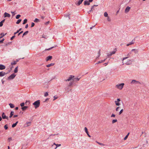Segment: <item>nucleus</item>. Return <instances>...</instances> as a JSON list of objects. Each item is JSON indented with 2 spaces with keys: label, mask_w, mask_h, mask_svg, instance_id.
I'll return each instance as SVG.
<instances>
[{
  "label": "nucleus",
  "mask_w": 149,
  "mask_h": 149,
  "mask_svg": "<svg viewBox=\"0 0 149 149\" xmlns=\"http://www.w3.org/2000/svg\"><path fill=\"white\" fill-rule=\"evenodd\" d=\"M96 143H97L99 144V145H101V146H104V144H103L102 143H99L97 141H96Z\"/></svg>",
  "instance_id": "nucleus-46"
},
{
  "label": "nucleus",
  "mask_w": 149,
  "mask_h": 149,
  "mask_svg": "<svg viewBox=\"0 0 149 149\" xmlns=\"http://www.w3.org/2000/svg\"><path fill=\"white\" fill-rule=\"evenodd\" d=\"M33 105L34 106V107L36 109L38 108L40 105V101L38 100L35 102L33 104Z\"/></svg>",
  "instance_id": "nucleus-2"
},
{
  "label": "nucleus",
  "mask_w": 149,
  "mask_h": 149,
  "mask_svg": "<svg viewBox=\"0 0 149 149\" xmlns=\"http://www.w3.org/2000/svg\"><path fill=\"white\" fill-rule=\"evenodd\" d=\"M20 17V15H18L16 16V18L17 19H18Z\"/></svg>",
  "instance_id": "nucleus-45"
},
{
  "label": "nucleus",
  "mask_w": 149,
  "mask_h": 149,
  "mask_svg": "<svg viewBox=\"0 0 149 149\" xmlns=\"http://www.w3.org/2000/svg\"><path fill=\"white\" fill-rule=\"evenodd\" d=\"M4 15L5 17H10V15L9 14H8L6 12L5 13H4Z\"/></svg>",
  "instance_id": "nucleus-15"
},
{
  "label": "nucleus",
  "mask_w": 149,
  "mask_h": 149,
  "mask_svg": "<svg viewBox=\"0 0 149 149\" xmlns=\"http://www.w3.org/2000/svg\"><path fill=\"white\" fill-rule=\"evenodd\" d=\"M6 68V67L5 65L0 64V70H3L5 69Z\"/></svg>",
  "instance_id": "nucleus-12"
},
{
  "label": "nucleus",
  "mask_w": 149,
  "mask_h": 149,
  "mask_svg": "<svg viewBox=\"0 0 149 149\" xmlns=\"http://www.w3.org/2000/svg\"><path fill=\"white\" fill-rule=\"evenodd\" d=\"M11 140H12V138H9L8 139V140L9 141H11Z\"/></svg>",
  "instance_id": "nucleus-62"
},
{
  "label": "nucleus",
  "mask_w": 149,
  "mask_h": 149,
  "mask_svg": "<svg viewBox=\"0 0 149 149\" xmlns=\"http://www.w3.org/2000/svg\"><path fill=\"white\" fill-rule=\"evenodd\" d=\"M15 37V36L14 35L13 36L10 38V40H13Z\"/></svg>",
  "instance_id": "nucleus-55"
},
{
  "label": "nucleus",
  "mask_w": 149,
  "mask_h": 149,
  "mask_svg": "<svg viewBox=\"0 0 149 149\" xmlns=\"http://www.w3.org/2000/svg\"><path fill=\"white\" fill-rule=\"evenodd\" d=\"M117 121V120L116 119L113 120L112 121V123L113 124Z\"/></svg>",
  "instance_id": "nucleus-35"
},
{
  "label": "nucleus",
  "mask_w": 149,
  "mask_h": 149,
  "mask_svg": "<svg viewBox=\"0 0 149 149\" xmlns=\"http://www.w3.org/2000/svg\"><path fill=\"white\" fill-rule=\"evenodd\" d=\"M18 61V60L17 61H13V62H12L11 63V64L12 65H15L17 63V62Z\"/></svg>",
  "instance_id": "nucleus-24"
},
{
  "label": "nucleus",
  "mask_w": 149,
  "mask_h": 149,
  "mask_svg": "<svg viewBox=\"0 0 149 149\" xmlns=\"http://www.w3.org/2000/svg\"><path fill=\"white\" fill-rule=\"evenodd\" d=\"M9 105L10 106V107L12 108H14L15 107L14 105L13 104L10 103L9 104Z\"/></svg>",
  "instance_id": "nucleus-27"
},
{
  "label": "nucleus",
  "mask_w": 149,
  "mask_h": 149,
  "mask_svg": "<svg viewBox=\"0 0 149 149\" xmlns=\"http://www.w3.org/2000/svg\"><path fill=\"white\" fill-rule=\"evenodd\" d=\"M42 38H46V36H44V35H42Z\"/></svg>",
  "instance_id": "nucleus-64"
},
{
  "label": "nucleus",
  "mask_w": 149,
  "mask_h": 149,
  "mask_svg": "<svg viewBox=\"0 0 149 149\" xmlns=\"http://www.w3.org/2000/svg\"><path fill=\"white\" fill-rule=\"evenodd\" d=\"M28 108L27 106H24L22 108V111H24L26 110Z\"/></svg>",
  "instance_id": "nucleus-21"
},
{
  "label": "nucleus",
  "mask_w": 149,
  "mask_h": 149,
  "mask_svg": "<svg viewBox=\"0 0 149 149\" xmlns=\"http://www.w3.org/2000/svg\"><path fill=\"white\" fill-rule=\"evenodd\" d=\"M121 101L120 100V99L119 98H118L117 99V100H116V101H117V102H120Z\"/></svg>",
  "instance_id": "nucleus-57"
},
{
  "label": "nucleus",
  "mask_w": 149,
  "mask_h": 149,
  "mask_svg": "<svg viewBox=\"0 0 149 149\" xmlns=\"http://www.w3.org/2000/svg\"><path fill=\"white\" fill-rule=\"evenodd\" d=\"M6 73L3 72H0V77H3L5 75Z\"/></svg>",
  "instance_id": "nucleus-17"
},
{
  "label": "nucleus",
  "mask_w": 149,
  "mask_h": 149,
  "mask_svg": "<svg viewBox=\"0 0 149 149\" xmlns=\"http://www.w3.org/2000/svg\"><path fill=\"white\" fill-rule=\"evenodd\" d=\"M116 52V51H113L112 52H110V54H108V56H111L112 54H115V52Z\"/></svg>",
  "instance_id": "nucleus-16"
},
{
  "label": "nucleus",
  "mask_w": 149,
  "mask_h": 149,
  "mask_svg": "<svg viewBox=\"0 0 149 149\" xmlns=\"http://www.w3.org/2000/svg\"><path fill=\"white\" fill-rule=\"evenodd\" d=\"M61 146V144H56V147L55 148V149H56L58 147H59Z\"/></svg>",
  "instance_id": "nucleus-42"
},
{
  "label": "nucleus",
  "mask_w": 149,
  "mask_h": 149,
  "mask_svg": "<svg viewBox=\"0 0 149 149\" xmlns=\"http://www.w3.org/2000/svg\"><path fill=\"white\" fill-rule=\"evenodd\" d=\"M28 33V31H27L26 32H25L23 34V36H22V37H23V36H25L26 35H27Z\"/></svg>",
  "instance_id": "nucleus-34"
},
{
  "label": "nucleus",
  "mask_w": 149,
  "mask_h": 149,
  "mask_svg": "<svg viewBox=\"0 0 149 149\" xmlns=\"http://www.w3.org/2000/svg\"><path fill=\"white\" fill-rule=\"evenodd\" d=\"M5 21V19L2 20L1 22H0V26H2L3 25V23Z\"/></svg>",
  "instance_id": "nucleus-19"
},
{
  "label": "nucleus",
  "mask_w": 149,
  "mask_h": 149,
  "mask_svg": "<svg viewBox=\"0 0 149 149\" xmlns=\"http://www.w3.org/2000/svg\"><path fill=\"white\" fill-rule=\"evenodd\" d=\"M53 47H51V48H49V49H46L45 50H48H48H50V49H52L53 48Z\"/></svg>",
  "instance_id": "nucleus-53"
},
{
  "label": "nucleus",
  "mask_w": 149,
  "mask_h": 149,
  "mask_svg": "<svg viewBox=\"0 0 149 149\" xmlns=\"http://www.w3.org/2000/svg\"><path fill=\"white\" fill-rule=\"evenodd\" d=\"M131 84H141V83L138 81H136L135 80H132L131 82Z\"/></svg>",
  "instance_id": "nucleus-3"
},
{
  "label": "nucleus",
  "mask_w": 149,
  "mask_h": 149,
  "mask_svg": "<svg viewBox=\"0 0 149 149\" xmlns=\"http://www.w3.org/2000/svg\"><path fill=\"white\" fill-rule=\"evenodd\" d=\"M73 82L74 81L73 80L72 81H71L69 84L68 86L71 87L73 85Z\"/></svg>",
  "instance_id": "nucleus-20"
},
{
  "label": "nucleus",
  "mask_w": 149,
  "mask_h": 149,
  "mask_svg": "<svg viewBox=\"0 0 149 149\" xmlns=\"http://www.w3.org/2000/svg\"><path fill=\"white\" fill-rule=\"evenodd\" d=\"M4 40V39H3L2 40H0V43H3Z\"/></svg>",
  "instance_id": "nucleus-59"
},
{
  "label": "nucleus",
  "mask_w": 149,
  "mask_h": 149,
  "mask_svg": "<svg viewBox=\"0 0 149 149\" xmlns=\"http://www.w3.org/2000/svg\"><path fill=\"white\" fill-rule=\"evenodd\" d=\"M48 95V93L47 92H46L45 94V95H44V96L45 97H47V96Z\"/></svg>",
  "instance_id": "nucleus-50"
},
{
  "label": "nucleus",
  "mask_w": 149,
  "mask_h": 149,
  "mask_svg": "<svg viewBox=\"0 0 149 149\" xmlns=\"http://www.w3.org/2000/svg\"><path fill=\"white\" fill-rule=\"evenodd\" d=\"M104 15L105 17H108V14L107 12H105L104 14Z\"/></svg>",
  "instance_id": "nucleus-40"
},
{
  "label": "nucleus",
  "mask_w": 149,
  "mask_h": 149,
  "mask_svg": "<svg viewBox=\"0 0 149 149\" xmlns=\"http://www.w3.org/2000/svg\"><path fill=\"white\" fill-rule=\"evenodd\" d=\"M131 60H128L127 61H125V60H124L123 61V64H125L126 65H129V64H131Z\"/></svg>",
  "instance_id": "nucleus-5"
},
{
  "label": "nucleus",
  "mask_w": 149,
  "mask_h": 149,
  "mask_svg": "<svg viewBox=\"0 0 149 149\" xmlns=\"http://www.w3.org/2000/svg\"><path fill=\"white\" fill-rule=\"evenodd\" d=\"M52 56H49L47 57L46 59V60L47 61H49L51 60V59L52 58Z\"/></svg>",
  "instance_id": "nucleus-11"
},
{
  "label": "nucleus",
  "mask_w": 149,
  "mask_h": 149,
  "mask_svg": "<svg viewBox=\"0 0 149 149\" xmlns=\"http://www.w3.org/2000/svg\"><path fill=\"white\" fill-rule=\"evenodd\" d=\"M29 101H26L25 102V104L26 105H28L29 104Z\"/></svg>",
  "instance_id": "nucleus-48"
},
{
  "label": "nucleus",
  "mask_w": 149,
  "mask_h": 149,
  "mask_svg": "<svg viewBox=\"0 0 149 149\" xmlns=\"http://www.w3.org/2000/svg\"><path fill=\"white\" fill-rule=\"evenodd\" d=\"M115 103L116 105L117 106H120V104L119 102H117L116 101H115Z\"/></svg>",
  "instance_id": "nucleus-22"
},
{
  "label": "nucleus",
  "mask_w": 149,
  "mask_h": 149,
  "mask_svg": "<svg viewBox=\"0 0 149 149\" xmlns=\"http://www.w3.org/2000/svg\"><path fill=\"white\" fill-rule=\"evenodd\" d=\"M34 21L35 22H40V20L36 18Z\"/></svg>",
  "instance_id": "nucleus-33"
},
{
  "label": "nucleus",
  "mask_w": 149,
  "mask_h": 149,
  "mask_svg": "<svg viewBox=\"0 0 149 149\" xmlns=\"http://www.w3.org/2000/svg\"><path fill=\"white\" fill-rule=\"evenodd\" d=\"M82 2L81 0H80L78 1V2H75V4L77 6H79L82 3Z\"/></svg>",
  "instance_id": "nucleus-10"
},
{
  "label": "nucleus",
  "mask_w": 149,
  "mask_h": 149,
  "mask_svg": "<svg viewBox=\"0 0 149 149\" xmlns=\"http://www.w3.org/2000/svg\"><path fill=\"white\" fill-rule=\"evenodd\" d=\"M106 59H104L103 60H102L101 61H100L98 62V63H103L104 62V61H105Z\"/></svg>",
  "instance_id": "nucleus-36"
},
{
  "label": "nucleus",
  "mask_w": 149,
  "mask_h": 149,
  "mask_svg": "<svg viewBox=\"0 0 149 149\" xmlns=\"http://www.w3.org/2000/svg\"><path fill=\"white\" fill-rule=\"evenodd\" d=\"M23 31H21V32H19V33H18V36H19L21 34L23 33Z\"/></svg>",
  "instance_id": "nucleus-60"
},
{
  "label": "nucleus",
  "mask_w": 149,
  "mask_h": 149,
  "mask_svg": "<svg viewBox=\"0 0 149 149\" xmlns=\"http://www.w3.org/2000/svg\"><path fill=\"white\" fill-rule=\"evenodd\" d=\"M129 134H130V133L129 132L128 133H127V134L126 136H125V137L124 139V140H126L127 139L128 136L129 135Z\"/></svg>",
  "instance_id": "nucleus-30"
},
{
  "label": "nucleus",
  "mask_w": 149,
  "mask_h": 149,
  "mask_svg": "<svg viewBox=\"0 0 149 149\" xmlns=\"http://www.w3.org/2000/svg\"><path fill=\"white\" fill-rule=\"evenodd\" d=\"M18 66L16 67L15 68V70H14V72L15 73H17V72H18Z\"/></svg>",
  "instance_id": "nucleus-28"
},
{
  "label": "nucleus",
  "mask_w": 149,
  "mask_h": 149,
  "mask_svg": "<svg viewBox=\"0 0 149 149\" xmlns=\"http://www.w3.org/2000/svg\"><path fill=\"white\" fill-rule=\"evenodd\" d=\"M27 19H24V20L23 22V24H25L27 22Z\"/></svg>",
  "instance_id": "nucleus-39"
},
{
  "label": "nucleus",
  "mask_w": 149,
  "mask_h": 149,
  "mask_svg": "<svg viewBox=\"0 0 149 149\" xmlns=\"http://www.w3.org/2000/svg\"><path fill=\"white\" fill-rule=\"evenodd\" d=\"M2 118L3 119H6L8 120V117L6 116L4 113H3L2 114Z\"/></svg>",
  "instance_id": "nucleus-8"
},
{
  "label": "nucleus",
  "mask_w": 149,
  "mask_h": 149,
  "mask_svg": "<svg viewBox=\"0 0 149 149\" xmlns=\"http://www.w3.org/2000/svg\"><path fill=\"white\" fill-rule=\"evenodd\" d=\"M130 9V7L129 6H127L125 9V13H127L129 12Z\"/></svg>",
  "instance_id": "nucleus-9"
},
{
  "label": "nucleus",
  "mask_w": 149,
  "mask_h": 149,
  "mask_svg": "<svg viewBox=\"0 0 149 149\" xmlns=\"http://www.w3.org/2000/svg\"><path fill=\"white\" fill-rule=\"evenodd\" d=\"M94 10V9L93 8V7L91 6V10H89V11L88 12V13L89 14L90 13V12H93V11Z\"/></svg>",
  "instance_id": "nucleus-23"
},
{
  "label": "nucleus",
  "mask_w": 149,
  "mask_h": 149,
  "mask_svg": "<svg viewBox=\"0 0 149 149\" xmlns=\"http://www.w3.org/2000/svg\"><path fill=\"white\" fill-rule=\"evenodd\" d=\"M115 115L112 114L111 116V117H115Z\"/></svg>",
  "instance_id": "nucleus-54"
},
{
  "label": "nucleus",
  "mask_w": 149,
  "mask_h": 149,
  "mask_svg": "<svg viewBox=\"0 0 149 149\" xmlns=\"http://www.w3.org/2000/svg\"><path fill=\"white\" fill-rule=\"evenodd\" d=\"M54 99L53 100V101H54L55 100H56V99H57V98H58V97L57 96H54Z\"/></svg>",
  "instance_id": "nucleus-49"
},
{
  "label": "nucleus",
  "mask_w": 149,
  "mask_h": 149,
  "mask_svg": "<svg viewBox=\"0 0 149 149\" xmlns=\"http://www.w3.org/2000/svg\"><path fill=\"white\" fill-rule=\"evenodd\" d=\"M14 114V112L12 111L11 112L9 116V117L11 118Z\"/></svg>",
  "instance_id": "nucleus-29"
},
{
  "label": "nucleus",
  "mask_w": 149,
  "mask_h": 149,
  "mask_svg": "<svg viewBox=\"0 0 149 149\" xmlns=\"http://www.w3.org/2000/svg\"><path fill=\"white\" fill-rule=\"evenodd\" d=\"M22 28H20V29H19V30H18L17 31V32H15L14 33V35H15L17 33H18L19 31H21L22 30Z\"/></svg>",
  "instance_id": "nucleus-31"
},
{
  "label": "nucleus",
  "mask_w": 149,
  "mask_h": 149,
  "mask_svg": "<svg viewBox=\"0 0 149 149\" xmlns=\"http://www.w3.org/2000/svg\"><path fill=\"white\" fill-rule=\"evenodd\" d=\"M1 36L0 37V38H2L4 36V34H3L2 33H1Z\"/></svg>",
  "instance_id": "nucleus-58"
},
{
  "label": "nucleus",
  "mask_w": 149,
  "mask_h": 149,
  "mask_svg": "<svg viewBox=\"0 0 149 149\" xmlns=\"http://www.w3.org/2000/svg\"><path fill=\"white\" fill-rule=\"evenodd\" d=\"M74 77V76L72 75H70L68 79H67L65 80V81H71V80H73V78Z\"/></svg>",
  "instance_id": "nucleus-4"
},
{
  "label": "nucleus",
  "mask_w": 149,
  "mask_h": 149,
  "mask_svg": "<svg viewBox=\"0 0 149 149\" xmlns=\"http://www.w3.org/2000/svg\"><path fill=\"white\" fill-rule=\"evenodd\" d=\"M4 128L5 130H7L8 129V125H6L4 126Z\"/></svg>",
  "instance_id": "nucleus-41"
},
{
  "label": "nucleus",
  "mask_w": 149,
  "mask_h": 149,
  "mask_svg": "<svg viewBox=\"0 0 149 149\" xmlns=\"http://www.w3.org/2000/svg\"><path fill=\"white\" fill-rule=\"evenodd\" d=\"M85 131L87 133V134L88 135V136L89 137H91V136L89 134L88 131Z\"/></svg>",
  "instance_id": "nucleus-47"
},
{
  "label": "nucleus",
  "mask_w": 149,
  "mask_h": 149,
  "mask_svg": "<svg viewBox=\"0 0 149 149\" xmlns=\"http://www.w3.org/2000/svg\"><path fill=\"white\" fill-rule=\"evenodd\" d=\"M31 124V122H27L25 124V126L27 127L28 126H30Z\"/></svg>",
  "instance_id": "nucleus-14"
},
{
  "label": "nucleus",
  "mask_w": 149,
  "mask_h": 149,
  "mask_svg": "<svg viewBox=\"0 0 149 149\" xmlns=\"http://www.w3.org/2000/svg\"><path fill=\"white\" fill-rule=\"evenodd\" d=\"M28 27V24H26V26H25V28L26 29Z\"/></svg>",
  "instance_id": "nucleus-61"
},
{
  "label": "nucleus",
  "mask_w": 149,
  "mask_h": 149,
  "mask_svg": "<svg viewBox=\"0 0 149 149\" xmlns=\"http://www.w3.org/2000/svg\"><path fill=\"white\" fill-rule=\"evenodd\" d=\"M20 106L22 107H24L25 105V103L24 102H22L20 104Z\"/></svg>",
  "instance_id": "nucleus-44"
},
{
  "label": "nucleus",
  "mask_w": 149,
  "mask_h": 149,
  "mask_svg": "<svg viewBox=\"0 0 149 149\" xmlns=\"http://www.w3.org/2000/svg\"><path fill=\"white\" fill-rule=\"evenodd\" d=\"M135 51V53H138V52H139V51L137 49H132L131 51Z\"/></svg>",
  "instance_id": "nucleus-32"
},
{
  "label": "nucleus",
  "mask_w": 149,
  "mask_h": 149,
  "mask_svg": "<svg viewBox=\"0 0 149 149\" xmlns=\"http://www.w3.org/2000/svg\"><path fill=\"white\" fill-rule=\"evenodd\" d=\"M89 1H84V5H89L90 4V3Z\"/></svg>",
  "instance_id": "nucleus-13"
},
{
  "label": "nucleus",
  "mask_w": 149,
  "mask_h": 149,
  "mask_svg": "<svg viewBox=\"0 0 149 149\" xmlns=\"http://www.w3.org/2000/svg\"><path fill=\"white\" fill-rule=\"evenodd\" d=\"M107 21L109 22H110L111 21V19L109 17H108V18L107 19Z\"/></svg>",
  "instance_id": "nucleus-56"
},
{
  "label": "nucleus",
  "mask_w": 149,
  "mask_h": 149,
  "mask_svg": "<svg viewBox=\"0 0 149 149\" xmlns=\"http://www.w3.org/2000/svg\"><path fill=\"white\" fill-rule=\"evenodd\" d=\"M54 65V63H51L50 64H48L47 65H46V66L47 67H50L51 66H53V65Z\"/></svg>",
  "instance_id": "nucleus-25"
},
{
  "label": "nucleus",
  "mask_w": 149,
  "mask_h": 149,
  "mask_svg": "<svg viewBox=\"0 0 149 149\" xmlns=\"http://www.w3.org/2000/svg\"><path fill=\"white\" fill-rule=\"evenodd\" d=\"M124 85L125 84L124 83L118 84L115 86V87L119 90H122L123 88Z\"/></svg>",
  "instance_id": "nucleus-1"
},
{
  "label": "nucleus",
  "mask_w": 149,
  "mask_h": 149,
  "mask_svg": "<svg viewBox=\"0 0 149 149\" xmlns=\"http://www.w3.org/2000/svg\"><path fill=\"white\" fill-rule=\"evenodd\" d=\"M18 116L17 115H14L13 117L14 118H15V117H17Z\"/></svg>",
  "instance_id": "nucleus-63"
},
{
  "label": "nucleus",
  "mask_w": 149,
  "mask_h": 149,
  "mask_svg": "<svg viewBox=\"0 0 149 149\" xmlns=\"http://www.w3.org/2000/svg\"><path fill=\"white\" fill-rule=\"evenodd\" d=\"M16 76V74H15L14 73H13L8 77V79H13L15 78Z\"/></svg>",
  "instance_id": "nucleus-6"
},
{
  "label": "nucleus",
  "mask_w": 149,
  "mask_h": 149,
  "mask_svg": "<svg viewBox=\"0 0 149 149\" xmlns=\"http://www.w3.org/2000/svg\"><path fill=\"white\" fill-rule=\"evenodd\" d=\"M21 19H19L17 20V21L16 22V23L17 24H18L21 22Z\"/></svg>",
  "instance_id": "nucleus-37"
},
{
  "label": "nucleus",
  "mask_w": 149,
  "mask_h": 149,
  "mask_svg": "<svg viewBox=\"0 0 149 149\" xmlns=\"http://www.w3.org/2000/svg\"><path fill=\"white\" fill-rule=\"evenodd\" d=\"M80 79V78H73V81H78Z\"/></svg>",
  "instance_id": "nucleus-18"
},
{
  "label": "nucleus",
  "mask_w": 149,
  "mask_h": 149,
  "mask_svg": "<svg viewBox=\"0 0 149 149\" xmlns=\"http://www.w3.org/2000/svg\"><path fill=\"white\" fill-rule=\"evenodd\" d=\"M134 40H132V41L131 42H130L129 43L130 45H131L132 44H133L134 43Z\"/></svg>",
  "instance_id": "nucleus-38"
},
{
  "label": "nucleus",
  "mask_w": 149,
  "mask_h": 149,
  "mask_svg": "<svg viewBox=\"0 0 149 149\" xmlns=\"http://www.w3.org/2000/svg\"><path fill=\"white\" fill-rule=\"evenodd\" d=\"M123 109H122L119 112V115H120V114H121L123 113Z\"/></svg>",
  "instance_id": "nucleus-43"
},
{
  "label": "nucleus",
  "mask_w": 149,
  "mask_h": 149,
  "mask_svg": "<svg viewBox=\"0 0 149 149\" xmlns=\"http://www.w3.org/2000/svg\"><path fill=\"white\" fill-rule=\"evenodd\" d=\"M131 54V52H130L127 55V57H124L123 59V61L125 60V59H127V58H128L130 56V54Z\"/></svg>",
  "instance_id": "nucleus-7"
},
{
  "label": "nucleus",
  "mask_w": 149,
  "mask_h": 149,
  "mask_svg": "<svg viewBox=\"0 0 149 149\" xmlns=\"http://www.w3.org/2000/svg\"><path fill=\"white\" fill-rule=\"evenodd\" d=\"M120 108V107H117L116 109V111H118V110H119V108Z\"/></svg>",
  "instance_id": "nucleus-51"
},
{
  "label": "nucleus",
  "mask_w": 149,
  "mask_h": 149,
  "mask_svg": "<svg viewBox=\"0 0 149 149\" xmlns=\"http://www.w3.org/2000/svg\"><path fill=\"white\" fill-rule=\"evenodd\" d=\"M35 24L33 22L31 23V27H33L34 26Z\"/></svg>",
  "instance_id": "nucleus-52"
},
{
  "label": "nucleus",
  "mask_w": 149,
  "mask_h": 149,
  "mask_svg": "<svg viewBox=\"0 0 149 149\" xmlns=\"http://www.w3.org/2000/svg\"><path fill=\"white\" fill-rule=\"evenodd\" d=\"M18 123V121H17L15 123L13 124L12 125V127H15Z\"/></svg>",
  "instance_id": "nucleus-26"
}]
</instances>
